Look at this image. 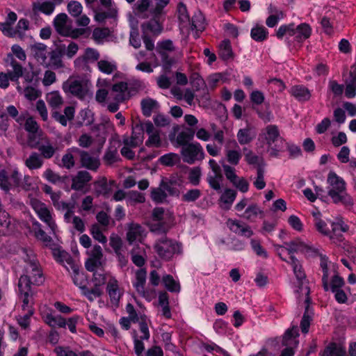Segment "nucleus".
Returning <instances> with one entry per match:
<instances>
[{
    "label": "nucleus",
    "mask_w": 356,
    "mask_h": 356,
    "mask_svg": "<svg viewBox=\"0 0 356 356\" xmlns=\"http://www.w3.org/2000/svg\"><path fill=\"white\" fill-rule=\"evenodd\" d=\"M169 1L170 0H138L134 7L135 14L144 18L153 17L152 20L143 25L144 29L154 34L161 32L162 26L159 20L163 13V9Z\"/></svg>",
    "instance_id": "f257e3e1"
},
{
    "label": "nucleus",
    "mask_w": 356,
    "mask_h": 356,
    "mask_svg": "<svg viewBox=\"0 0 356 356\" xmlns=\"http://www.w3.org/2000/svg\"><path fill=\"white\" fill-rule=\"evenodd\" d=\"M327 193L334 203H341L346 207L353 204V200L346 193V184L344 179L334 172H330L327 175Z\"/></svg>",
    "instance_id": "f03ea898"
},
{
    "label": "nucleus",
    "mask_w": 356,
    "mask_h": 356,
    "mask_svg": "<svg viewBox=\"0 0 356 356\" xmlns=\"http://www.w3.org/2000/svg\"><path fill=\"white\" fill-rule=\"evenodd\" d=\"M279 255L282 260L286 261L282 257L281 252L279 253ZM287 262L291 266L293 274L296 278V282L293 284L295 293L304 296L305 297V301L308 302L310 301L309 297V289L307 285L306 275L300 262L293 255L290 256L289 260Z\"/></svg>",
    "instance_id": "7ed1b4c3"
},
{
    "label": "nucleus",
    "mask_w": 356,
    "mask_h": 356,
    "mask_svg": "<svg viewBox=\"0 0 356 356\" xmlns=\"http://www.w3.org/2000/svg\"><path fill=\"white\" fill-rule=\"evenodd\" d=\"M259 140L266 143L267 145V152L270 156L277 157L280 155V149L275 144L279 140H282L280 137L278 127L275 124L266 126L260 133Z\"/></svg>",
    "instance_id": "20e7f679"
},
{
    "label": "nucleus",
    "mask_w": 356,
    "mask_h": 356,
    "mask_svg": "<svg viewBox=\"0 0 356 356\" xmlns=\"http://www.w3.org/2000/svg\"><path fill=\"white\" fill-rule=\"evenodd\" d=\"M173 221L172 215L161 207L155 208L152 214V222L149 228L152 232L165 233L170 227Z\"/></svg>",
    "instance_id": "39448f33"
},
{
    "label": "nucleus",
    "mask_w": 356,
    "mask_h": 356,
    "mask_svg": "<svg viewBox=\"0 0 356 356\" xmlns=\"http://www.w3.org/2000/svg\"><path fill=\"white\" fill-rule=\"evenodd\" d=\"M31 206L40 220L46 224L53 234H56L57 225L54 219L52 211L44 203L37 199L31 200Z\"/></svg>",
    "instance_id": "423d86ee"
},
{
    "label": "nucleus",
    "mask_w": 356,
    "mask_h": 356,
    "mask_svg": "<svg viewBox=\"0 0 356 356\" xmlns=\"http://www.w3.org/2000/svg\"><path fill=\"white\" fill-rule=\"evenodd\" d=\"M62 88L65 93L83 99L90 92L91 84L85 80L68 79L63 83Z\"/></svg>",
    "instance_id": "0eeeda50"
},
{
    "label": "nucleus",
    "mask_w": 356,
    "mask_h": 356,
    "mask_svg": "<svg viewBox=\"0 0 356 356\" xmlns=\"http://www.w3.org/2000/svg\"><path fill=\"white\" fill-rule=\"evenodd\" d=\"M53 24L57 33L63 36L76 38L83 33L82 29H72L65 13L57 15L54 19Z\"/></svg>",
    "instance_id": "6e6552de"
},
{
    "label": "nucleus",
    "mask_w": 356,
    "mask_h": 356,
    "mask_svg": "<svg viewBox=\"0 0 356 356\" xmlns=\"http://www.w3.org/2000/svg\"><path fill=\"white\" fill-rule=\"evenodd\" d=\"M154 249L159 257L164 260H170L174 254L180 252L179 245L165 236H163L155 243Z\"/></svg>",
    "instance_id": "1a4fd4ad"
},
{
    "label": "nucleus",
    "mask_w": 356,
    "mask_h": 356,
    "mask_svg": "<svg viewBox=\"0 0 356 356\" xmlns=\"http://www.w3.org/2000/svg\"><path fill=\"white\" fill-rule=\"evenodd\" d=\"M235 209L238 212V216L250 222H254L258 217H262L264 215L263 210L260 207L254 203L248 204V199L243 198L236 205Z\"/></svg>",
    "instance_id": "9d476101"
},
{
    "label": "nucleus",
    "mask_w": 356,
    "mask_h": 356,
    "mask_svg": "<svg viewBox=\"0 0 356 356\" xmlns=\"http://www.w3.org/2000/svg\"><path fill=\"white\" fill-rule=\"evenodd\" d=\"M180 154L184 162L193 164L204 159V152L202 145L197 142L189 143L181 147Z\"/></svg>",
    "instance_id": "9b49d317"
},
{
    "label": "nucleus",
    "mask_w": 356,
    "mask_h": 356,
    "mask_svg": "<svg viewBox=\"0 0 356 356\" xmlns=\"http://www.w3.org/2000/svg\"><path fill=\"white\" fill-rule=\"evenodd\" d=\"M147 272L145 269L140 268L136 271L135 277L132 282L136 291L147 301H151L155 296L154 290L145 289Z\"/></svg>",
    "instance_id": "f8f14e48"
},
{
    "label": "nucleus",
    "mask_w": 356,
    "mask_h": 356,
    "mask_svg": "<svg viewBox=\"0 0 356 356\" xmlns=\"http://www.w3.org/2000/svg\"><path fill=\"white\" fill-rule=\"evenodd\" d=\"M18 288L19 298L23 302L22 306V309L29 312V309H32V291L29 277H20L18 282Z\"/></svg>",
    "instance_id": "ddd939ff"
},
{
    "label": "nucleus",
    "mask_w": 356,
    "mask_h": 356,
    "mask_svg": "<svg viewBox=\"0 0 356 356\" xmlns=\"http://www.w3.org/2000/svg\"><path fill=\"white\" fill-rule=\"evenodd\" d=\"M145 123L137 124L133 127L131 136H124L122 137V143L130 145L132 147H136L141 145L144 140Z\"/></svg>",
    "instance_id": "4468645a"
},
{
    "label": "nucleus",
    "mask_w": 356,
    "mask_h": 356,
    "mask_svg": "<svg viewBox=\"0 0 356 356\" xmlns=\"http://www.w3.org/2000/svg\"><path fill=\"white\" fill-rule=\"evenodd\" d=\"M145 130L148 135L145 145L148 147H161L163 145V142L160 132L155 128L152 122L147 121L145 122Z\"/></svg>",
    "instance_id": "2eb2a0df"
},
{
    "label": "nucleus",
    "mask_w": 356,
    "mask_h": 356,
    "mask_svg": "<svg viewBox=\"0 0 356 356\" xmlns=\"http://www.w3.org/2000/svg\"><path fill=\"white\" fill-rule=\"evenodd\" d=\"M99 1L106 10L97 9L95 11V19L97 22H102L107 18H113L116 16L117 9L112 0H99Z\"/></svg>",
    "instance_id": "dca6fc26"
},
{
    "label": "nucleus",
    "mask_w": 356,
    "mask_h": 356,
    "mask_svg": "<svg viewBox=\"0 0 356 356\" xmlns=\"http://www.w3.org/2000/svg\"><path fill=\"white\" fill-rule=\"evenodd\" d=\"M90 257L85 263L86 268L88 271H95L102 264L103 252L102 248L95 245L88 252Z\"/></svg>",
    "instance_id": "f3484780"
},
{
    "label": "nucleus",
    "mask_w": 356,
    "mask_h": 356,
    "mask_svg": "<svg viewBox=\"0 0 356 356\" xmlns=\"http://www.w3.org/2000/svg\"><path fill=\"white\" fill-rule=\"evenodd\" d=\"M60 192H55L52 193L50 198L55 208L59 211H65L64 218L66 222H70L71 214L73 213L74 208V204L66 202L60 200Z\"/></svg>",
    "instance_id": "a211bd4d"
},
{
    "label": "nucleus",
    "mask_w": 356,
    "mask_h": 356,
    "mask_svg": "<svg viewBox=\"0 0 356 356\" xmlns=\"http://www.w3.org/2000/svg\"><path fill=\"white\" fill-rule=\"evenodd\" d=\"M25 270L26 275H24L23 276L29 277L30 285L31 284L40 285L43 282L44 278L42 273L38 264L35 260L30 261L27 264Z\"/></svg>",
    "instance_id": "6ab92c4d"
},
{
    "label": "nucleus",
    "mask_w": 356,
    "mask_h": 356,
    "mask_svg": "<svg viewBox=\"0 0 356 356\" xmlns=\"http://www.w3.org/2000/svg\"><path fill=\"white\" fill-rule=\"evenodd\" d=\"M227 227L236 234L250 238L253 235L250 227L244 222L236 219H228L226 222Z\"/></svg>",
    "instance_id": "aec40b11"
},
{
    "label": "nucleus",
    "mask_w": 356,
    "mask_h": 356,
    "mask_svg": "<svg viewBox=\"0 0 356 356\" xmlns=\"http://www.w3.org/2000/svg\"><path fill=\"white\" fill-rule=\"evenodd\" d=\"M106 291L109 296L111 302L114 305H118L123 294V291L120 289L118 281L115 277L108 276Z\"/></svg>",
    "instance_id": "412c9836"
},
{
    "label": "nucleus",
    "mask_w": 356,
    "mask_h": 356,
    "mask_svg": "<svg viewBox=\"0 0 356 356\" xmlns=\"http://www.w3.org/2000/svg\"><path fill=\"white\" fill-rule=\"evenodd\" d=\"M195 136V131L193 129H188L184 131H180L177 136L175 137V134H170L169 136V138L173 145L176 147L184 145H186L188 144L190 140H192Z\"/></svg>",
    "instance_id": "4be33fe9"
},
{
    "label": "nucleus",
    "mask_w": 356,
    "mask_h": 356,
    "mask_svg": "<svg viewBox=\"0 0 356 356\" xmlns=\"http://www.w3.org/2000/svg\"><path fill=\"white\" fill-rule=\"evenodd\" d=\"M309 249L310 248L307 244L297 238L289 243H284V246H279L277 251L282 254L283 250H285L291 256L294 252H305Z\"/></svg>",
    "instance_id": "5701e85b"
},
{
    "label": "nucleus",
    "mask_w": 356,
    "mask_h": 356,
    "mask_svg": "<svg viewBox=\"0 0 356 356\" xmlns=\"http://www.w3.org/2000/svg\"><path fill=\"white\" fill-rule=\"evenodd\" d=\"M127 83L119 82L114 84L109 92L108 100L122 102L127 96Z\"/></svg>",
    "instance_id": "b1692460"
},
{
    "label": "nucleus",
    "mask_w": 356,
    "mask_h": 356,
    "mask_svg": "<svg viewBox=\"0 0 356 356\" xmlns=\"http://www.w3.org/2000/svg\"><path fill=\"white\" fill-rule=\"evenodd\" d=\"M331 229L327 236L334 243L341 240L342 234L347 232L348 226L341 219H337L336 221L330 222Z\"/></svg>",
    "instance_id": "393cba45"
},
{
    "label": "nucleus",
    "mask_w": 356,
    "mask_h": 356,
    "mask_svg": "<svg viewBox=\"0 0 356 356\" xmlns=\"http://www.w3.org/2000/svg\"><path fill=\"white\" fill-rule=\"evenodd\" d=\"M31 51L35 59L41 65L47 64L49 54L47 45L43 43H35L31 47Z\"/></svg>",
    "instance_id": "a878e982"
},
{
    "label": "nucleus",
    "mask_w": 356,
    "mask_h": 356,
    "mask_svg": "<svg viewBox=\"0 0 356 356\" xmlns=\"http://www.w3.org/2000/svg\"><path fill=\"white\" fill-rule=\"evenodd\" d=\"M65 49V45H60L56 50L51 51L49 56V61L47 60L45 67H51L54 69H59L63 67L62 57L63 56V50Z\"/></svg>",
    "instance_id": "bb28decb"
},
{
    "label": "nucleus",
    "mask_w": 356,
    "mask_h": 356,
    "mask_svg": "<svg viewBox=\"0 0 356 356\" xmlns=\"http://www.w3.org/2000/svg\"><path fill=\"white\" fill-rule=\"evenodd\" d=\"M143 234L144 229L139 224L131 223L127 232V239L130 244L136 241L141 242L144 237Z\"/></svg>",
    "instance_id": "cd10ccee"
},
{
    "label": "nucleus",
    "mask_w": 356,
    "mask_h": 356,
    "mask_svg": "<svg viewBox=\"0 0 356 356\" xmlns=\"http://www.w3.org/2000/svg\"><path fill=\"white\" fill-rule=\"evenodd\" d=\"M56 5L52 1H35L32 3V11L34 15L42 13L46 15H51L55 10Z\"/></svg>",
    "instance_id": "c85d7f7f"
},
{
    "label": "nucleus",
    "mask_w": 356,
    "mask_h": 356,
    "mask_svg": "<svg viewBox=\"0 0 356 356\" xmlns=\"http://www.w3.org/2000/svg\"><path fill=\"white\" fill-rule=\"evenodd\" d=\"M80 160L83 167L91 170H97L100 163L97 157L90 155L85 151L80 150Z\"/></svg>",
    "instance_id": "c756f323"
},
{
    "label": "nucleus",
    "mask_w": 356,
    "mask_h": 356,
    "mask_svg": "<svg viewBox=\"0 0 356 356\" xmlns=\"http://www.w3.org/2000/svg\"><path fill=\"white\" fill-rule=\"evenodd\" d=\"M289 93L299 102H307L311 98L310 90L302 85H296L289 90Z\"/></svg>",
    "instance_id": "7c9ffc66"
},
{
    "label": "nucleus",
    "mask_w": 356,
    "mask_h": 356,
    "mask_svg": "<svg viewBox=\"0 0 356 356\" xmlns=\"http://www.w3.org/2000/svg\"><path fill=\"white\" fill-rule=\"evenodd\" d=\"M92 177L87 171H79L72 178V188L75 191L83 189L85 186L91 180Z\"/></svg>",
    "instance_id": "2f4dec72"
},
{
    "label": "nucleus",
    "mask_w": 356,
    "mask_h": 356,
    "mask_svg": "<svg viewBox=\"0 0 356 356\" xmlns=\"http://www.w3.org/2000/svg\"><path fill=\"white\" fill-rule=\"evenodd\" d=\"M321 356H346V350L340 343H330L320 353Z\"/></svg>",
    "instance_id": "473e14b6"
},
{
    "label": "nucleus",
    "mask_w": 356,
    "mask_h": 356,
    "mask_svg": "<svg viewBox=\"0 0 356 356\" xmlns=\"http://www.w3.org/2000/svg\"><path fill=\"white\" fill-rule=\"evenodd\" d=\"M256 136L254 129L250 126H247L243 129H240L237 132V140L241 145H247L250 143Z\"/></svg>",
    "instance_id": "72a5a7b5"
},
{
    "label": "nucleus",
    "mask_w": 356,
    "mask_h": 356,
    "mask_svg": "<svg viewBox=\"0 0 356 356\" xmlns=\"http://www.w3.org/2000/svg\"><path fill=\"white\" fill-rule=\"evenodd\" d=\"M24 164L30 170H38L42 167L44 160L42 156L38 152H32L25 159Z\"/></svg>",
    "instance_id": "f704fd0d"
},
{
    "label": "nucleus",
    "mask_w": 356,
    "mask_h": 356,
    "mask_svg": "<svg viewBox=\"0 0 356 356\" xmlns=\"http://www.w3.org/2000/svg\"><path fill=\"white\" fill-rule=\"evenodd\" d=\"M33 147L37 149L40 152V155L44 159H51L56 152V147L50 143L47 139L44 140L41 143H39L38 146L31 145Z\"/></svg>",
    "instance_id": "c9c22d12"
},
{
    "label": "nucleus",
    "mask_w": 356,
    "mask_h": 356,
    "mask_svg": "<svg viewBox=\"0 0 356 356\" xmlns=\"http://www.w3.org/2000/svg\"><path fill=\"white\" fill-rule=\"evenodd\" d=\"M250 36L256 42H264L268 37V31L264 26L256 24L251 29Z\"/></svg>",
    "instance_id": "e433bc0d"
},
{
    "label": "nucleus",
    "mask_w": 356,
    "mask_h": 356,
    "mask_svg": "<svg viewBox=\"0 0 356 356\" xmlns=\"http://www.w3.org/2000/svg\"><path fill=\"white\" fill-rule=\"evenodd\" d=\"M236 197V192L232 189H225L219 200V204L221 208L229 209Z\"/></svg>",
    "instance_id": "4c0bfd02"
},
{
    "label": "nucleus",
    "mask_w": 356,
    "mask_h": 356,
    "mask_svg": "<svg viewBox=\"0 0 356 356\" xmlns=\"http://www.w3.org/2000/svg\"><path fill=\"white\" fill-rule=\"evenodd\" d=\"M140 104L143 114L146 117L151 116L152 113L156 111L160 107L156 100L149 97L142 99Z\"/></svg>",
    "instance_id": "58836bf2"
},
{
    "label": "nucleus",
    "mask_w": 356,
    "mask_h": 356,
    "mask_svg": "<svg viewBox=\"0 0 356 356\" xmlns=\"http://www.w3.org/2000/svg\"><path fill=\"white\" fill-rule=\"evenodd\" d=\"M298 330L297 327H293L288 329L283 337L282 345L285 346H294L297 347L298 344Z\"/></svg>",
    "instance_id": "ea45409f"
},
{
    "label": "nucleus",
    "mask_w": 356,
    "mask_h": 356,
    "mask_svg": "<svg viewBox=\"0 0 356 356\" xmlns=\"http://www.w3.org/2000/svg\"><path fill=\"white\" fill-rule=\"evenodd\" d=\"M53 255L55 259L67 267L68 265L70 268L75 265V263L71 256L66 251L60 248L53 249Z\"/></svg>",
    "instance_id": "a19ab883"
},
{
    "label": "nucleus",
    "mask_w": 356,
    "mask_h": 356,
    "mask_svg": "<svg viewBox=\"0 0 356 356\" xmlns=\"http://www.w3.org/2000/svg\"><path fill=\"white\" fill-rule=\"evenodd\" d=\"M80 149L78 147H71L68 149L66 153L63 156L62 163L67 169H71L74 166V156L79 155Z\"/></svg>",
    "instance_id": "79ce46f5"
},
{
    "label": "nucleus",
    "mask_w": 356,
    "mask_h": 356,
    "mask_svg": "<svg viewBox=\"0 0 356 356\" xmlns=\"http://www.w3.org/2000/svg\"><path fill=\"white\" fill-rule=\"evenodd\" d=\"M312 33V29L309 24L306 23L300 24L295 26L294 40L298 42H302L309 38Z\"/></svg>",
    "instance_id": "37998d69"
},
{
    "label": "nucleus",
    "mask_w": 356,
    "mask_h": 356,
    "mask_svg": "<svg viewBox=\"0 0 356 356\" xmlns=\"http://www.w3.org/2000/svg\"><path fill=\"white\" fill-rule=\"evenodd\" d=\"M17 90L19 93H22L24 97L30 101L36 99L41 94L40 91L37 88L36 85H26L24 89L18 85L17 86Z\"/></svg>",
    "instance_id": "c03bdc74"
},
{
    "label": "nucleus",
    "mask_w": 356,
    "mask_h": 356,
    "mask_svg": "<svg viewBox=\"0 0 356 356\" xmlns=\"http://www.w3.org/2000/svg\"><path fill=\"white\" fill-rule=\"evenodd\" d=\"M314 222L316 229L325 236L330 234V229L327 226V223L321 218V214L318 211L312 212Z\"/></svg>",
    "instance_id": "a18cd8bd"
},
{
    "label": "nucleus",
    "mask_w": 356,
    "mask_h": 356,
    "mask_svg": "<svg viewBox=\"0 0 356 356\" xmlns=\"http://www.w3.org/2000/svg\"><path fill=\"white\" fill-rule=\"evenodd\" d=\"M137 323H139L140 336H138L140 339L148 340L150 337L149 331V325L151 324L150 320L145 314L140 315V321Z\"/></svg>",
    "instance_id": "49530a36"
},
{
    "label": "nucleus",
    "mask_w": 356,
    "mask_h": 356,
    "mask_svg": "<svg viewBox=\"0 0 356 356\" xmlns=\"http://www.w3.org/2000/svg\"><path fill=\"white\" fill-rule=\"evenodd\" d=\"M145 250L139 245H136L131 251V261L138 267H142L145 262Z\"/></svg>",
    "instance_id": "de8ad7c7"
},
{
    "label": "nucleus",
    "mask_w": 356,
    "mask_h": 356,
    "mask_svg": "<svg viewBox=\"0 0 356 356\" xmlns=\"http://www.w3.org/2000/svg\"><path fill=\"white\" fill-rule=\"evenodd\" d=\"M97 67L101 72L111 74L117 70V65L113 60L102 59L97 62Z\"/></svg>",
    "instance_id": "09e8293b"
},
{
    "label": "nucleus",
    "mask_w": 356,
    "mask_h": 356,
    "mask_svg": "<svg viewBox=\"0 0 356 356\" xmlns=\"http://www.w3.org/2000/svg\"><path fill=\"white\" fill-rule=\"evenodd\" d=\"M10 215L6 211L0 213V236L8 235L10 231Z\"/></svg>",
    "instance_id": "8fccbe9b"
},
{
    "label": "nucleus",
    "mask_w": 356,
    "mask_h": 356,
    "mask_svg": "<svg viewBox=\"0 0 356 356\" xmlns=\"http://www.w3.org/2000/svg\"><path fill=\"white\" fill-rule=\"evenodd\" d=\"M46 99L48 104L53 108H59L63 104V99L58 91L47 93Z\"/></svg>",
    "instance_id": "3c124183"
},
{
    "label": "nucleus",
    "mask_w": 356,
    "mask_h": 356,
    "mask_svg": "<svg viewBox=\"0 0 356 356\" xmlns=\"http://www.w3.org/2000/svg\"><path fill=\"white\" fill-rule=\"evenodd\" d=\"M163 283L165 287L170 292L179 293L181 287L179 282L175 280L172 276L166 275L163 277Z\"/></svg>",
    "instance_id": "603ef678"
},
{
    "label": "nucleus",
    "mask_w": 356,
    "mask_h": 356,
    "mask_svg": "<svg viewBox=\"0 0 356 356\" xmlns=\"http://www.w3.org/2000/svg\"><path fill=\"white\" fill-rule=\"evenodd\" d=\"M191 29L197 31H202L204 29V17L201 12H197L194 14L190 23Z\"/></svg>",
    "instance_id": "864d4df0"
},
{
    "label": "nucleus",
    "mask_w": 356,
    "mask_h": 356,
    "mask_svg": "<svg viewBox=\"0 0 356 356\" xmlns=\"http://www.w3.org/2000/svg\"><path fill=\"white\" fill-rule=\"evenodd\" d=\"M295 34V25L294 24L281 25L277 30L276 36L278 39H282L283 37L286 36L288 38L291 37L294 38Z\"/></svg>",
    "instance_id": "5fc2aeb1"
},
{
    "label": "nucleus",
    "mask_w": 356,
    "mask_h": 356,
    "mask_svg": "<svg viewBox=\"0 0 356 356\" xmlns=\"http://www.w3.org/2000/svg\"><path fill=\"white\" fill-rule=\"evenodd\" d=\"M81 294L85 296L89 301L92 302L96 298L102 296V290L101 288L95 286H94V287L92 289H89L85 286L82 288Z\"/></svg>",
    "instance_id": "6e6d98bb"
},
{
    "label": "nucleus",
    "mask_w": 356,
    "mask_h": 356,
    "mask_svg": "<svg viewBox=\"0 0 356 356\" xmlns=\"http://www.w3.org/2000/svg\"><path fill=\"white\" fill-rule=\"evenodd\" d=\"M33 225L35 237L44 242L46 245H49L51 241V237L42 229L41 224L35 220L33 222Z\"/></svg>",
    "instance_id": "4d7b16f0"
},
{
    "label": "nucleus",
    "mask_w": 356,
    "mask_h": 356,
    "mask_svg": "<svg viewBox=\"0 0 356 356\" xmlns=\"http://www.w3.org/2000/svg\"><path fill=\"white\" fill-rule=\"evenodd\" d=\"M93 272L94 273L92 281L94 284V286H98L99 288L106 282H108V276H113L112 275L109 273H105L103 271H97L96 269Z\"/></svg>",
    "instance_id": "13d9d810"
},
{
    "label": "nucleus",
    "mask_w": 356,
    "mask_h": 356,
    "mask_svg": "<svg viewBox=\"0 0 356 356\" xmlns=\"http://www.w3.org/2000/svg\"><path fill=\"white\" fill-rule=\"evenodd\" d=\"M72 270H73V275H72V280L74 282V284L79 286V288L82 290V288L84 287L85 285V280L86 277L83 273L79 272V268L77 265H74L71 267Z\"/></svg>",
    "instance_id": "bf43d9fd"
},
{
    "label": "nucleus",
    "mask_w": 356,
    "mask_h": 356,
    "mask_svg": "<svg viewBox=\"0 0 356 356\" xmlns=\"http://www.w3.org/2000/svg\"><path fill=\"white\" fill-rule=\"evenodd\" d=\"M321 267L322 268L323 275L322 277L323 284L324 289L327 291L328 290V277H329V262L327 257L326 256H321V263H320Z\"/></svg>",
    "instance_id": "052dcab7"
},
{
    "label": "nucleus",
    "mask_w": 356,
    "mask_h": 356,
    "mask_svg": "<svg viewBox=\"0 0 356 356\" xmlns=\"http://www.w3.org/2000/svg\"><path fill=\"white\" fill-rule=\"evenodd\" d=\"M305 302L307 303V306L302 321L300 322V328L302 332L303 333L308 332L310 323L312 321V312L309 311V301L308 302L305 301Z\"/></svg>",
    "instance_id": "680f3d73"
},
{
    "label": "nucleus",
    "mask_w": 356,
    "mask_h": 356,
    "mask_svg": "<svg viewBox=\"0 0 356 356\" xmlns=\"http://www.w3.org/2000/svg\"><path fill=\"white\" fill-rule=\"evenodd\" d=\"M351 80L346 85L345 95L348 98H353L356 95V70L350 72Z\"/></svg>",
    "instance_id": "e2e57ef3"
},
{
    "label": "nucleus",
    "mask_w": 356,
    "mask_h": 356,
    "mask_svg": "<svg viewBox=\"0 0 356 356\" xmlns=\"http://www.w3.org/2000/svg\"><path fill=\"white\" fill-rule=\"evenodd\" d=\"M222 180V173L215 174L209 173L207 175V181L209 186L216 191L220 190V183Z\"/></svg>",
    "instance_id": "0e129e2a"
},
{
    "label": "nucleus",
    "mask_w": 356,
    "mask_h": 356,
    "mask_svg": "<svg viewBox=\"0 0 356 356\" xmlns=\"http://www.w3.org/2000/svg\"><path fill=\"white\" fill-rule=\"evenodd\" d=\"M220 56L223 60H228L232 56V47L230 45V42L229 40H223L220 46Z\"/></svg>",
    "instance_id": "69168bd1"
},
{
    "label": "nucleus",
    "mask_w": 356,
    "mask_h": 356,
    "mask_svg": "<svg viewBox=\"0 0 356 356\" xmlns=\"http://www.w3.org/2000/svg\"><path fill=\"white\" fill-rule=\"evenodd\" d=\"M179 159V155L176 153H168L160 157L159 161L161 164L167 166L174 165Z\"/></svg>",
    "instance_id": "338daca9"
},
{
    "label": "nucleus",
    "mask_w": 356,
    "mask_h": 356,
    "mask_svg": "<svg viewBox=\"0 0 356 356\" xmlns=\"http://www.w3.org/2000/svg\"><path fill=\"white\" fill-rule=\"evenodd\" d=\"M54 352L56 356H78L77 351L68 346H58L54 348Z\"/></svg>",
    "instance_id": "774afa93"
}]
</instances>
